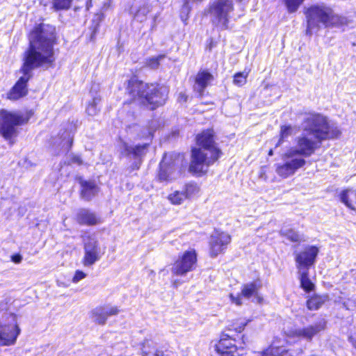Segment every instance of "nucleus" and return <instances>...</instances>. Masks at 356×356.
Instances as JSON below:
<instances>
[{
	"instance_id": "1",
	"label": "nucleus",
	"mask_w": 356,
	"mask_h": 356,
	"mask_svg": "<svg viewBox=\"0 0 356 356\" xmlns=\"http://www.w3.org/2000/svg\"><path fill=\"white\" fill-rule=\"evenodd\" d=\"M55 38V29L49 25L41 24L31 33L30 47L25 54L21 70L23 76L7 93V99L15 101L26 96L31 70L44 64L53 63Z\"/></svg>"
},
{
	"instance_id": "2",
	"label": "nucleus",
	"mask_w": 356,
	"mask_h": 356,
	"mask_svg": "<svg viewBox=\"0 0 356 356\" xmlns=\"http://www.w3.org/2000/svg\"><path fill=\"white\" fill-rule=\"evenodd\" d=\"M196 140L199 147L192 149L189 170L196 174H204L219 159L221 152L216 145L212 130L202 131L197 136Z\"/></svg>"
},
{
	"instance_id": "3",
	"label": "nucleus",
	"mask_w": 356,
	"mask_h": 356,
	"mask_svg": "<svg viewBox=\"0 0 356 356\" xmlns=\"http://www.w3.org/2000/svg\"><path fill=\"white\" fill-rule=\"evenodd\" d=\"M305 14L307 19L306 34L309 35L316 33L321 29V24L325 28H340L350 22L347 17L336 14L331 7L325 3L310 6Z\"/></svg>"
},
{
	"instance_id": "4",
	"label": "nucleus",
	"mask_w": 356,
	"mask_h": 356,
	"mask_svg": "<svg viewBox=\"0 0 356 356\" xmlns=\"http://www.w3.org/2000/svg\"><path fill=\"white\" fill-rule=\"evenodd\" d=\"M127 91L134 101L150 106L151 109L163 105L168 94V89L165 86L149 85L137 80H131L129 82Z\"/></svg>"
},
{
	"instance_id": "5",
	"label": "nucleus",
	"mask_w": 356,
	"mask_h": 356,
	"mask_svg": "<svg viewBox=\"0 0 356 356\" xmlns=\"http://www.w3.org/2000/svg\"><path fill=\"white\" fill-rule=\"evenodd\" d=\"M302 127L304 131L314 136L318 142L337 138L341 134L336 124L330 123L326 117L318 113L306 115Z\"/></svg>"
},
{
	"instance_id": "6",
	"label": "nucleus",
	"mask_w": 356,
	"mask_h": 356,
	"mask_svg": "<svg viewBox=\"0 0 356 356\" xmlns=\"http://www.w3.org/2000/svg\"><path fill=\"white\" fill-rule=\"evenodd\" d=\"M31 116L30 112L0 111V133L2 136L6 140L17 136V127L27 123Z\"/></svg>"
},
{
	"instance_id": "7",
	"label": "nucleus",
	"mask_w": 356,
	"mask_h": 356,
	"mask_svg": "<svg viewBox=\"0 0 356 356\" xmlns=\"http://www.w3.org/2000/svg\"><path fill=\"white\" fill-rule=\"evenodd\" d=\"M234 10L232 0H214L209 8V15L212 25L218 30L222 31L229 28L230 15Z\"/></svg>"
},
{
	"instance_id": "8",
	"label": "nucleus",
	"mask_w": 356,
	"mask_h": 356,
	"mask_svg": "<svg viewBox=\"0 0 356 356\" xmlns=\"http://www.w3.org/2000/svg\"><path fill=\"white\" fill-rule=\"evenodd\" d=\"M326 327V321L321 319L312 325L304 327H294L285 331L286 336L290 339L306 340L311 341L314 336L323 331Z\"/></svg>"
},
{
	"instance_id": "9",
	"label": "nucleus",
	"mask_w": 356,
	"mask_h": 356,
	"mask_svg": "<svg viewBox=\"0 0 356 356\" xmlns=\"http://www.w3.org/2000/svg\"><path fill=\"white\" fill-rule=\"evenodd\" d=\"M282 159L284 162L275 165V172L284 179L293 175L298 169L306 164L305 159L290 155L287 151L282 154Z\"/></svg>"
},
{
	"instance_id": "10",
	"label": "nucleus",
	"mask_w": 356,
	"mask_h": 356,
	"mask_svg": "<svg viewBox=\"0 0 356 356\" xmlns=\"http://www.w3.org/2000/svg\"><path fill=\"white\" fill-rule=\"evenodd\" d=\"M296 147L289 148L287 152L290 155L292 154L295 157L300 156L305 159V157H309L315 152L316 149L320 147L321 142L309 138L306 135H302L296 138Z\"/></svg>"
},
{
	"instance_id": "11",
	"label": "nucleus",
	"mask_w": 356,
	"mask_h": 356,
	"mask_svg": "<svg viewBox=\"0 0 356 356\" xmlns=\"http://www.w3.org/2000/svg\"><path fill=\"white\" fill-rule=\"evenodd\" d=\"M197 264V254L194 250L184 252L173 264L171 272L177 276H184L193 271Z\"/></svg>"
},
{
	"instance_id": "12",
	"label": "nucleus",
	"mask_w": 356,
	"mask_h": 356,
	"mask_svg": "<svg viewBox=\"0 0 356 356\" xmlns=\"http://www.w3.org/2000/svg\"><path fill=\"white\" fill-rule=\"evenodd\" d=\"M84 255L82 259V264L84 266H92L99 261L103 253L101 252L97 240L88 236L83 239Z\"/></svg>"
},
{
	"instance_id": "13",
	"label": "nucleus",
	"mask_w": 356,
	"mask_h": 356,
	"mask_svg": "<svg viewBox=\"0 0 356 356\" xmlns=\"http://www.w3.org/2000/svg\"><path fill=\"white\" fill-rule=\"evenodd\" d=\"M200 192V186L195 183L190 182L185 184L181 191L176 190L169 194L168 199L172 204L179 205L186 200L197 197Z\"/></svg>"
},
{
	"instance_id": "14",
	"label": "nucleus",
	"mask_w": 356,
	"mask_h": 356,
	"mask_svg": "<svg viewBox=\"0 0 356 356\" xmlns=\"http://www.w3.org/2000/svg\"><path fill=\"white\" fill-rule=\"evenodd\" d=\"M21 329L16 321L6 323L0 320V346H9L16 343Z\"/></svg>"
},
{
	"instance_id": "15",
	"label": "nucleus",
	"mask_w": 356,
	"mask_h": 356,
	"mask_svg": "<svg viewBox=\"0 0 356 356\" xmlns=\"http://www.w3.org/2000/svg\"><path fill=\"white\" fill-rule=\"evenodd\" d=\"M318 249L314 245H308L300 252L295 253V261L298 270H309L315 264Z\"/></svg>"
},
{
	"instance_id": "16",
	"label": "nucleus",
	"mask_w": 356,
	"mask_h": 356,
	"mask_svg": "<svg viewBox=\"0 0 356 356\" xmlns=\"http://www.w3.org/2000/svg\"><path fill=\"white\" fill-rule=\"evenodd\" d=\"M261 286V283L259 281L244 284L241 289V293H238L236 296H234L232 293L229 294L232 302L236 305H241L243 304V298L250 299L253 298L257 299V302H261L262 298L258 293Z\"/></svg>"
},
{
	"instance_id": "17",
	"label": "nucleus",
	"mask_w": 356,
	"mask_h": 356,
	"mask_svg": "<svg viewBox=\"0 0 356 356\" xmlns=\"http://www.w3.org/2000/svg\"><path fill=\"white\" fill-rule=\"evenodd\" d=\"M231 241V236L225 232L216 230L211 236L210 253L212 257H216L227 248Z\"/></svg>"
},
{
	"instance_id": "18",
	"label": "nucleus",
	"mask_w": 356,
	"mask_h": 356,
	"mask_svg": "<svg viewBox=\"0 0 356 356\" xmlns=\"http://www.w3.org/2000/svg\"><path fill=\"white\" fill-rule=\"evenodd\" d=\"M234 339L227 334H222L218 343H215L214 349L220 356H240Z\"/></svg>"
},
{
	"instance_id": "19",
	"label": "nucleus",
	"mask_w": 356,
	"mask_h": 356,
	"mask_svg": "<svg viewBox=\"0 0 356 356\" xmlns=\"http://www.w3.org/2000/svg\"><path fill=\"white\" fill-rule=\"evenodd\" d=\"M149 145L145 143L139 145H130L127 143L122 142L120 146V150L122 155L134 159H140L147 152Z\"/></svg>"
},
{
	"instance_id": "20",
	"label": "nucleus",
	"mask_w": 356,
	"mask_h": 356,
	"mask_svg": "<svg viewBox=\"0 0 356 356\" xmlns=\"http://www.w3.org/2000/svg\"><path fill=\"white\" fill-rule=\"evenodd\" d=\"M119 313L117 307H97L92 312V318L98 324H104L110 316L116 315Z\"/></svg>"
},
{
	"instance_id": "21",
	"label": "nucleus",
	"mask_w": 356,
	"mask_h": 356,
	"mask_svg": "<svg viewBox=\"0 0 356 356\" xmlns=\"http://www.w3.org/2000/svg\"><path fill=\"white\" fill-rule=\"evenodd\" d=\"M76 221L83 225H95L101 222L97 215L88 209H80L76 214Z\"/></svg>"
},
{
	"instance_id": "22",
	"label": "nucleus",
	"mask_w": 356,
	"mask_h": 356,
	"mask_svg": "<svg viewBox=\"0 0 356 356\" xmlns=\"http://www.w3.org/2000/svg\"><path fill=\"white\" fill-rule=\"evenodd\" d=\"M213 79V75L208 71L202 70L199 72L195 77V90L201 95Z\"/></svg>"
},
{
	"instance_id": "23",
	"label": "nucleus",
	"mask_w": 356,
	"mask_h": 356,
	"mask_svg": "<svg viewBox=\"0 0 356 356\" xmlns=\"http://www.w3.org/2000/svg\"><path fill=\"white\" fill-rule=\"evenodd\" d=\"M81 186V197L86 200H90L97 193V187L94 182L80 179Z\"/></svg>"
},
{
	"instance_id": "24",
	"label": "nucleus",
	"mask_w": 356,
	"mask_h": 356,
	"mask_svg": "<svg viewBox=\"0 0 356 356\" xmlns=\"http://www.w3.org/2000/svg\"><path fill=\"white\" fill-rule=\"evenodd\" d=\"M300 286L306 291L309 292L314 288V284L309 278V270H298Z\"/></svg>"
},
{
	"instance_id": "25",
	"label": "nucleus",
	"mask_w": 356,
	"mask_h": 356,
	"mask_svg": "<svg viewBox=\"0 0 356 356\" xmlns=\"http://www.w3.org/2000/svg\"><path fill=\"white\" fill-rule=\"evenodd\" d=\"M141 356H163V353L159 350L152 343L145 341L141 348Z\"/></svg>"
},
{
	"instance_id": "26",
	"label": "nucleus",
	"mask_w": 356,
	"mask_h": 356,
	"mask_svg": "<svg viewBox=\"0 0 356 356\" xmlns=\"http://www.w3.org/2000/svg\"><path fill=\"white\" fill-rule=\"evenodd\" d=\"M327 299V298L325 296H314L307 300V307L310 310H316L325 302Z\"/></svg>"
},
{
	"instance_id": "27",
	"label": "nucleus",
	"mask_w": 356,
	"mask_h": 356,
	"mask_svg": "<svg viewBox=\"0 0 356 356\" xmlns=\"http://www.w3.org/2000/svg\"><path fill=\"white\" fill-rule=\"evenodd\" d=\"M280 234L283 236H285L287 239L292 242H299L303 241L302 236L298 234V232L291 228H282L280 230Z\"/></svg>"
},
{
	"instance_id": "28",
	"label": "nucleus",
	"mask_w": 356,
	"mask_h": 356,
	"mask_svg": "<svg viewBox=\"0 0 356 356\" xmlns=\"http://www.w3.org/2000/svg\"><path fill=\"white\" fill-rule=\"evenodd\" d=\"M151 8L148 4H143L140 6L134 15L136 20L143 22L147 19V14L150 12Z\"/></svg>"
},
{
	"instance_id": "29",
	"label": "nucleus",
	"mask_w": 356,
	"mask_h": 356,
	"mask_svg": "<svg viewBox=\"0 0 356 356\" xmlns=\"http://www.w3.org/2000/svg\"><path fill=\"white\" fill-rule=\"evenodd\" d=\"M293 133V128L291 125H283L280 128V138L277 143L275 144V147H279L282 144L284 140L291 136Z\"/></svg>"
},
{
	"instance_id": "30",
	"label": "nucleus",
	"mask_w": 356,
	"mask_h": 356,
	"mask_svg": "<svg viewBox=\"0 0 356 356\" xmlns=\"http://www.w3.org/2000/svg\"><path fill=\"white\" fill-rule=\"evenodd\" d=\"M304 1L305 0H283L289 13H296Z\"/></svg>"
},
{
	"instance_id": "31",
	"label": "nucleus",
	"mask_w": 356,
	"mask_h": 356,
	"mask_svg": "<svg viewBox=\"0 0 356 356\" xmlns=\"http://www.w3.org/2000/svg\"><path fill=\"white\" fill-rule=\"evenodd\" d=\"M101 102L99 97H95L92 101L88 104L86 108V112L89 115L95 116L99 111V107L98 106Z\"/></svg>"
},
{
	"instance_id": "32",
	"label": "nucleus",
	"mask_w": 356,
	"mask_h": 356,
	"mask_svg": "<svg viewBox=\"0 0 356 356\" xmlns=\"http://www.w3.org/2000/svg\"><path fill=\"white\" fill-rule=\"evenodd\" d=\"M167 159L166 154L163 156V159L162 161L160 163V172L159 173V179L161 181H168V179H171L170 176V173L168 172V169L166 166L167 163L165 162V160Z\"/></svg>"
},
{
	"instance_id": "33",
	"label": "nucleus",
	"mask_w": 356,
	"mask_h": 356,
	"mask_svg": "<svg viewBox=\"0 0 356 356\" xmlns=\"http://www.w3.org/2000/svg\"><path fill=\"white\" fill-rule=\"evenodd\" d=\"M72 0H51L52 8L58 11L70 8Z\"/></svg>"
},
{
	"instance_id": "34",
	"label": "nucleus",
	"mask_w": 356,
	"mask_h": 356,
	"mask_svg": "<svg viewBox=\"0 0 356 356\" xmlns=\"http://www.w3.org/2000/svg\"><path fill=\"white\" fill-rule=\"evenodd\" d=\"M248 72H242L236 73L234 76L233 83L235 86L241 87L245 85L247 82V77Z\"/></svg>"
},
{
	"instance_id": "35",
	"label": "nucleus",
	"mask_w": 356,
	"mask_h": 356,
	"mask_svg": "<svg viewBox=\"0 0 356 356\" xmlns=\"http://www.w3.org/2000/svg\"><path fill=\"white\" fill-rule=\"evenodd\" d=\"M164 55H159L158 56H154L146 59L145 65L152 68L156 69L159 65V62L163 59Z\"/></svg>"
},
{
	"instance_id": "36",
	"label": "nucleus",
	"mask_w": 356,
	"mask_h": 356,
	"mask_svg": "<svg viewBox=\"0 0 356 356\" xmlns=\"http://www.w3.org/2000/svg\"><path fill=\"white\" fill-rule=\"evenodd\" d=\"M191 4L189 3L185 2L184 0V4L181 9L180 16L182 21L186 22L188 19V14L191 9Z\"/></svg>"
},
{
	"instance_id": "37",
	"label": "nucleus",
	"mask_w": 356,
	"mask_h": 356,
	"mask_svg": "<svg viewBox=\"0 0 356 356\" xmlns=\"http://www.w3.org/2000/svg\"><path fill=\"white\" fill-rule=\"evenodd\" d=\"M62 143L63 147L70 149L73 143V135H72L71 133H67L66 136L63 139Z\"/></svg>"
},
{
	"instance_id": "38",
	"label": "nucleus",
	"mask_w": 356,
	"mask_h": 356,
	"mask_svg": "<svg viewBox=\"0 0 356 356\" xmlns=\"http://www.w3.org/2000/svg\"><path fill=\"white\" fill-rule=\"evenodd\" d=\"M246 325V323L241 321L238 323H234L229 327V330H234L236 332H241L243 330L245 326Z\"/></svg>"
},
{
	"instance_id": "39",
	"label": "nucleus",
	"mask_w": 356,
	"mask_h": 356,
	"mask_svg": "<svg viewBox=\"0 0 356 356\" xmlns=\"http://www.w3.org/2000/svg\"><path fill=\"white\" fill-rule=\"evenodd\" d=\"M86 277V274L81 270H76L72 278L74 283H77L80 280L84 279Z\"/></svg>"
},
{
	"instance_id": "40",
	"label": "nucleus",
	"mask_w": 356,
	"mask_h": 356,
	"mask_svg": "<svg viewBox=\"0 0 356 356\" xmlns=\"http://www.w3.org/2000/svg\"><path fill=\"white\" fill-rule=\"evenodd\" d=\"M70 163H75L79 165H80L83 163V161L79 156L72 154V155H70Z\"/></svg>"
},
{
	"instance_id": "41",
	"label": "nucleus",
	"mask_w": 356,
	"mask_h": 356,
	"mask_svg": "<svg viewBox=\"0 0 356 356\" xmlns=\"http://www.w3.org/2000/svg\"><path fill=\"white\" fill-rule=\"evenodd\" d=\"M22 260V257L20 254H15L12 256V261L15 264H19Z\"/></svg>"
},
{
	"instance_id": "42",
	"label": "nucleus",
	"mask_w": 356,
	"mask_h": 356,
	"mask_svg": "<svg viewBox=\"0 0 356 356\" xmlns=\"http://www.w3.org/2000/svg\"><path fill=\"white\" fill-rule=\"evenodd\" d=\"M185 2L186 3H189L191 4H195V3H201L202 1H203L204 0H184Z\"/></svg>"
},
{
	"instance_id": "43",
	"label": "nucleus",
	"mask_w": 356,
	"mask_h": 356,
	"mask_svg": "<svg viewBox=\"0 0 356 356\" xmlns=\"http://www.w3.org/2000/svg\"><path fill=\"white\" fill-rule=\"evenodd\" d=\"M350 341H351V343H353V345L356 348V341H354L352 337L350 338Z\"/></svg>"
},
{
	"instance_id": "44",
	"label": "nucleus",
	"mask_w": 356,
	"mask_h": 356,
	"mask_svg": "<svg viewBox=\"0 0 356 356\" xmlns=\"http://www.w3.org/2000/svg\"><path fill=\"white\" fill-rule=\"evenodd\" d=\"M179 284V282L178 281L175 280V281L173 282V285H174V286L177 287Z\"/></svg>"
},
{
	"instance_id": "45",
	"label": "nucleus",
	"mask_w": 356,
	"mask_h": 356,
	"mask_svg": "<svg viewBox=\"0 0 356 356\" xmlns=\"http://www.w3.org/2000/svg\"><path fill=\"white\" fill-rule=\"evenodd\" d=\"M273 149H270V150L269 151V152H268V155H269V156H273Z\"/></svg>"
},
{
	"instance_id": "46",
	"label": "nucleus",
	"mask_w": 356,
	"mask_h": 356,
	"mask_svg": "<svg viewBox=\"0 0 356 356\" xmlns=\"http://www.w3.org/2000/svg\"><path fill=\"white\" fill-rule=\"evenodd\" d=\"M181 99H184V102H185V101H186V97H184V95H183V96H181Z\"/></svg>"
}]
</instances>
